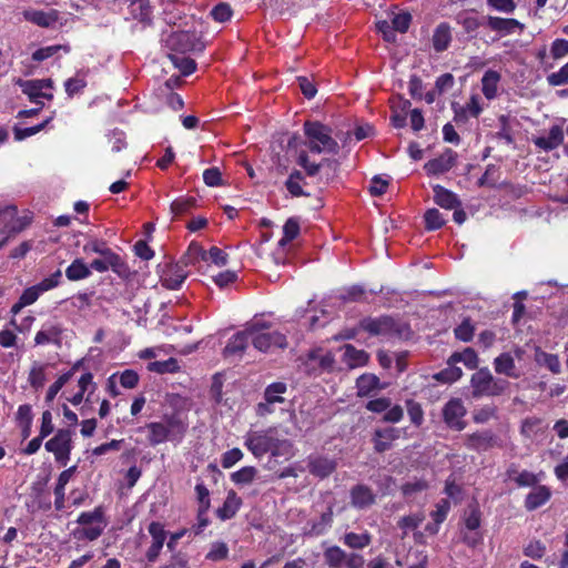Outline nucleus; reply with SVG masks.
I'll use <instances>...</instances> for the list:
<instances>
[{
  "label": "nucleus",
  "instance_id": "f257e3e1",
  "mask_svg": "<svg viewBox=\"0 0 568 568\" xmlns=\"http://www.w3.org/2000/svg\"><path fill=\"white\" fill-rule=\"evenodd\" d=\"M306 145L311 152L337 154L339 146L333 139L331 129L320 122H305Z\"/></svg>",
  "mask_w": 568,
  "mask_h": 568
},
{
  "label": "nucleus",
  "instance_id": "f03ea898",
  "mask_svg": "<svg viewBox=\"0 0 568 568\" xmlns=\"http://www.w3.org/2000/svg\"><path fill=\"white\" fill-rule=\"evenodd\" d=\"M149 443L151 446L160 445L166 440L180 443L186 432V425L176 417H169L165 422L149 423Z\"/></svg>",
  "mask_w": 568,
  "mask_h": 568
},
{
  "label": "nucleus",
  "instance_id": "7ed1b4c3",
  "mask_svg": "<svg viewBox=\"0 0 568 568\" xmlns=\"http://www.w3.org/2000/svg\"><path fill=\"white\" fill-rule=\"evenodd\" d=\"M505 379L495 378L488 368H481L473 374L470 379L471 395L475 398L498 396L508 387Z\"/></svg>",
  "mask_w": 568,
  "mask_h": 568
},
{
  "label": "nucleus",
  "instance_id": "20e7f679",
  "mask_svg": "<svg viewBox=\"0 0 568 568\" xmlns=\"http://www.w3.org/2000/svg\"><path fill=\"white\" fill-rule=\"evenodd\" d=\"M248 333L253 346L260 352H272L276 348L286 347V337L280 332H270L264 323L255 322L248 324Z\"/></svg>",
  "mask_w": 568,
  "mask_h": 568
},
{
  "label": "nucleus",
  "instance_id": "39448f33",
  "mask_svg": "<svg viewBox=\"0 0 568 568\" xmlns=\"http://www.w3.org/2000/svg\"><path fill=\"white\" fill-rule=\"evenodd\" d=\"M36 302V286L28 287L20 296L19 301L12 306L11 325L18 331H29L33 325V316L31 311L24 308Z\"/></svg>",
  "mask_w": 568,
  "mask_h": 568
},
{
  "label": "nucleus",
  "instance_id": "423d86ee",
  "mask_svg": "<svg viewBox=\"0 0 568 568\" xmlns=\"http://www.w3.org/2000/svg\"><path fill=\"white\" fill-rule=\"evenodd\" d=\"M32 217L23 214L19 215L18 210L13 205H9L0 210V233L10 237L31 224Z\"/></svg>",
  "mask_w": 568,
  "mask_h": 568
},
{
  "label": "nucleus",
  "instance_id": "0eeeda50",
  "mask_svg": "<svg viewBox=\"0 0 568 568\" xmlns=\"http://www.w3.org/2000/svg\"><path fill=\"white\" fill-rule=\"evenodd\" d=\"M276 428L270 427L265 430H251L245 435L244 445L257 458L271 453Z\"/></svg>",
  "mask_w": 568,
  "mask_h": 568
},
{
  "label": "nucleus",
  "instance_id": "6e6552de",
  "mask_svg": "<svg viewBox=\"0 0 568 568\" xmlns=\"http://www.w3.org/2000/svg\"><path fill=\"white\" fill-rule=\"evenodd\" d=\"M324 561L329 568H356L363 566V557L356 554H347L337 546L328 547L324 551Z\"/></svg>",
  "mask_w": 568,
  "mask_h": 568
},
{
  "label": "nucleus",
  "instance_id": "1a4fd4ad",
  "mask_svg": "<svg viewBox=\"0 0 568 568\" xmlns=\"http://www.w3.org/2000/svg\"><path fill=\"white\" fill-rule=\"evenodd\" d=\"M71 436L68 430H59L45 443V449L54 455L57 462L64 466L69 460Z\"/></svg>",
  "mask_w": 568,
  "mask_h": 568
},
{
  "label": "nucleus",
  "instance_id": "9d476101",
  "mask_svg": "<svg viewBox=\"0 0 568 568\" xmlns=\"http://www.w3.org/2000/svg\"><path fill=\"white\" fill-rule=\"evenodd\" d=\"M465 414L466 408L464 407L463 402L457 398L450 399L443 409L445 423L448 425V427L456 430H462L465 428Z\"/></svg>",
  "mask_w": 568,
  "mask_h": 568
},
{
  "label": "nucleus",
  "instance_id": "9b49d317",
  "mask_svg": "<svg viewBox=\"0 0 568 568\" xmlns=\"http://www.w3.org/2000/svg\"><path fill=\"white\" fill-rule=\"evenodd\" d=\"M457 153L452 149H446L438 158L428 161L424 169L430 175H439L448 172L456 163Z\"/></svg>",
  "mask_w": 568,
  "mask_h": 568
},
{
  "label": "nucleus",
  "instance_id": "f8f14e48",
  "mask_svg": "<svg viewBox=\"0 0 568 568\" xmlns=\"http://www.w3.org/2000/svg\"><path fill=\"white\" fill-rule=\"evenodd\" d=\"M342 362L349 368L364 367L369 361V355L364 349H357L352 344H345L342 348Z\"/></svg>",
  "mask_w": 568,
  "mask_h": 568
},
{
  "label": "nucleus",
  "instance_id": "ddd939ff",
  "mask_svg": "<svg viewBox=\"0 0 568 568\" xmlns=\"http://www.w3.org/2000/svg\"><path fill=\"white\" fill-rule=\"evenodd\" d=\"M251 341V334L248 333V325L234 334L227 342L224 348V355L226 357H241L246 349L248 342Z\"/></svg>",
  "mask_w": 568,
  "mask_h": 568
},
{
  "label": "nucleus",
  "instance_id": "4468645a",
  "mask_svg": "<svg viewBox=\"0 0 568 568\" xmlns=\"http://www.w3.org/2000/svg\"><path fill=\"white\" fill-rule=\"evenodd\" d=\"M71 12H59L55 9L38 10V27L57 28L69 21Z\"/></svg>",
  "mask_w": 568,
  "mask_h": 568
},
{
  "label": "nucleus",
  "instance_id": "2eb2a0df",
  "mask_svg": "<svg viewBox=\"0 0 568 568\" xmlns=\"http://www.w3.org/2000/svg\"><path fill=\"white\" fill-rule=\"evenodd\" d=\"M532 141L537 148L544 151H551L562 143L564 131L559 125H554L546 136H537Z\"/></svg>",
  "mask_w": 568,
  "mask_h": 568
},
{
  "label": "nucleus",
  "instance_id": "dca6fc26",
  "mask_svg": "<svg viewBox=\"0 0 568 568\" xmlns=\"http://www.w3.org/2000/svg\"><path fill=\"white\" fill-rule=\"evenodd\" d=\"M298 165H301L308 176H315L320 173L322 168H327L329 171L335 173L337 169V162L334 160L325 159L321 163H315L310 160V156L305 152H301L297 159Z\"/></svg>",
  "mask_w": 568,
  "mask_h": 568
},
{
  "label": "nucleus",
  "instance_id": "f3484780",
  "mask_svg": "<svg viewBox=\"0 0 568 568\" xmlns=\"http://www.w3.org/2000/svg\"><path fill=\"white\" fill-rule=\"evenodd\" d=\"M402 433V429L395 427L377 429L374 437L375 449L379 453L387 450L392 443L400 437Z\"/></svg>",
  "mask_w": 568,
  "mask_h": 568
},
{
  "label": "nucleus",
  "instance_id": "a211bd4d",
  "mask_svg": "<svg viewBox=\"0 0 568 568\" xmlns=\"http://www.w3.org/2000/svg\"><path fill=\"white\" fill-rule=\"evenodd\" d=\"M359 326L372 335H385L393 329L394 322L389 317L366 318Z\"/></svg>",
  "mask_w": 568,
  "mask_h": 568
},
{
  "label": "nucleus",
  "instance_id": "6ab92c4d",
  "mask_svg": "<svg viewBox=\"0 0 568 568\" xmlns=\"http://www.w3.org/2000/svg\"><path fill=\"white\" fill-rule=\"evenodd\" d=\"M486 24L493 31H497L503 34H510L514 33L516 29H519L520 31L524 29V24L516 19H506L491 16L486 18Z\"/></svg>",
  "mask_w": 568,
  "mask_h": 568
},
{
  "label": "nucleus",
  "instance_id": "aec40b11",
  "mask_svg": "<svg viewBox=\"0 0 568 568\" xmlns=\"http://www.w3.org/2000/svg\"><path fill=\"white\" fill-rule=\"evenodd\" d=\"M95 389V384L93 383V376L91 373H84L78 379V392L73 395L67 397V400L72 405L77 406L81 404L84 399V395L88 393L91 395Z\"/></svg>",
  "mask_w": 568,
  "mask_h": 568
},
{
  "label": "nucleus",
  "instance_id": "412c9836",
  "mask_svg": "<svg viewBox=\"0 0 568 568\" xmlns=\"http://www.w3.org/2000/svg\"><path fill=\"white\" fill-rule=\"evenodd\" d=\"M187 273L180 265L169 266L166 271H164L161 282L162 285L169 290H178L181 287L183 282L185 281Z\"/></svg>",
  "mask_w": 568,
  "mask_h": 568
},
{
  "label": "nucleus",
  "instance_id": "4be33fe9",
  "mask_svg": "<svg viewBox=\"0 0 568 568\" xmlns=\"http://www.w3.org/2000/svg\"><path fill=\"white\" fill-rule=\"evenodd\" d=\"M336 468V463L333 459L326 457H310L308 469L310 473L320 477L325 478L331 475Z\"/></svg>",
  "mask_w": 568,
  "mask_h": 568
},
{
  "label": "nucleus",
  "instance_id": "5701e85b",
  "mask_svg": "<svg viewBox=\"0 0 568 568\" xmlns=\"http://www.w3.org/2000/svg\"><path fill=\"white\" fill-rule=\"evenodd\" d=\"M379 378L374 374H363L356 381V394L358 397L369 396L374 390L383 389Z\"/></svg>",
  "mask_w": 568,
  "mask_h": 568
},
{
  "label": "nucleus",
  "instance_id": "b1692460",
  "mask_svg": "<svg viewBox=\"0 0 568 568\" xmlns=\"http://www.w3.org/2000/svg\"><path fill=\"white\" fill-rule=\"evenodd\" d=\"M434 191V201L437 205L443 209L452 210L460 205V202L455 193L445 189L442 185H435L433 187Z\"/></svg>",
  "mask_w": 568,
  "mask_h": 568
},
{
  "label": "nucleus",
  "instance_id": "393cba45",
  "mask_svg": "<svg viewBox=\"0 0 568 568\" xmlns=\"http://www.w3.org/2000/svg\"><path fill=\"white\" fill-rule=\"evenodd\" d=\"M551 496L547 486H536L526 497L525 507L528 510H535L546 504Z\"/></svg>",
  "mask_w": 568,
  "mask_h": 568
},
{
  "label": "nucleus",
  "instance_id": "a878e982",
  "mask_svg": "<svg viewBox=\"0 0 568 568\" xmlns=\"http://www.w3.org/2000/svg\"><path fill=\"white\" fill-rule=\"evenodd\" d=\"M352 505L356 508H367L375 501L372 490L364 486L357 485L351 491Z\"/></svg>",
  "mask_w": 568,
  "mask_h": 568
},
{
  "label": "nucleus",
  "instance_id": "bb28decb",
  "mask_svg": "<svg viewBox=\"0 0 568 568\" xmlns=\"http://www.w3.org/2000/svg\"><path fill=\"white\" fill-rule=\"evenodd\" d=\"M122 265L121 258L114 252L101 255V258H95L90 264V270H94L100 273H104L112 268L116 271Z\"/></svg>",
  "mask_w": 568,
  "mask_h": 568
},
{
  "label": "nucleus",
  "instance_id": "cd10ccee",
  "mask_svg": "<svg viewBox=\"0 0 568 568\" xmlns=\"http://www.w3.org/2000/svg\"><path fill=\"white\" fill-rule=\"evenodd\" d=\"M495 437L490 432L475 433L467 436L466 446L475 450H486L493 447Z\"/></svg>",
  "mask_w": 568,
  "mask_h": 568
},
{
  "label": "nucleus",
  "instance_id": "c85d7f7f",
  "mask_svg": "<svg viewBox=\"0 0 568 568\" xmlns=\"http://www.w3.org/2000/svg\"><path fill=\"white\" fill-rule=\"evenodd\" d=\"M241 505H242L241 498L236 495L235 491L231 490L227 493V496H226V499H225L223 506L217 509V516L223 520L230 519L233 516H235V514L240 509Z\"/></svg>",
  "mask_w": 568,
  "mask_h": 568
},
{
  "label": "nucleus",
  "instance_id": "c756f323",
  "mask_svg": "<svg viewBox=\"0 0 568 568\" xmlns=\"http://www.w3.org/2000/svg\"><path fill=\"white\" fill-rule=\"evenodd\" d=\"M494 368L496 373L508 377L517 378L519 376L516 371L515 361L508 353H504L495 358Z\"/></svg>",
  "mask_w": 568,
  "mask_h": 568
},
{
  "label": "nucleus",
  "instance_id": "7c9ffc66",
  "mask_svg": "<svg viewBox=\"0 0 568 568\" xmlns=\"http://www.w3.org/2000/svg\"><path fill=\"white\" fill-rule=\"evenodd\" d=\"M499 81L500 74L497 71L488 70L484 73L481 79V90L488 100L496 98Z\"/></svg>",
  "mask_w": 568,
  "mask_h": 568
},
{
  "label": "nucleus",
  "instance_id": "2f4dec72",
  "mask_svg": "<svg viewBox=\"0 0 568 568\" xmlns=\"http://www.w3.org/2000/svg\"><path fill=\"white\" fill-rule=\"evenodd\" d=\"M171 42L181 52L202 50V44L193 40L189 32H178L171 37Z\"/></svg>",
  "mask_w": 568,
  "mask_h": 568
},
{
  "label": "nucleus",
  "instance_id": "473e14b6",
  "mask_svg": "<svg viewBox=\"0 0 568 568\" xmlns=\"http://www.w3.org/2000/svg\"><path fill=\"white\" fill-rule=\"evenodd\" d=\"M450 509V503L447 499H442L436 504V509L432 513V518L434 519L433 525L426 526V531L432 535H435L438 531L439 525L446 519L447 514Z\"/></svg>",
  "mask_w": 568,
  "mask_h": 568
},
{
  "label": "nucleus",
  "instance_id": "72a5a7b5",
  "mask_svg": "<svg viewBox=\"0 0 568 568\" xmlns=\"http://www.w3.org/2000/svg\"><path fill=\"white\" fill-rule=\"evenodd\" d=\"M91 275L90 267L82 258H75L65 270V276L70 281H80Z\"/></svg>",
  "mask_w": 568,
  "mask_h": 568
},
{
  "label": "nucleus",
  "instance_id": "f704fd0d",
  "mask_svg": "<svg viewBox=\"0 0 568 568\" xmlns=\"http://www.w3.org/2000/svg\"><path fill=\"white\" fill-rule=\"evenodd\" d=\"M287 386L285 383L276 382L270 384L264 390V399L270 404H284L286 400L283 395L286 393Z\"/></svg>",
  "mask_w": 568,
  "mask_h": 568
},
{
  "label": "nucleus",
  "instance_id": "c9c22d12",
  "mask_svg": "<svg viewBox=\"0 0 568 568\" xmlns=\"http://www.w3.org/2000/svg\"><path fill=\"white\" fill-rule=\"evenodd\" d=\"M121 4H128L133 18L145 20L150 17L151 9L149 0H120Z\"/></svg>",
  "mask_w": 568,
  "mask_h": 568
},
{
  "label": "nucleus",
  "instance_id": "e433bc0d",
  "mask_svg": "<svg viewBox=\"0 0 568 568\" xmlns=\"http://www.w3.org/2000/svg\"><path fill=\"white\" fill-rule=\"evenodd\" d=\"M17 420L21 428V435L27 438L31 434L32 426V407L30 405H22L17 413Z\"/></svg>",
  "mask_w": 568,
  "mask_h": 568
},
{
  "label": "nucleus",
  "instance_id": "4c0bfd02",
  "mask_svg": "<svg viewBox=\"0 0 568 568\" xmlns=\"http://www.w3.org/2000/svg\"><path fill=\"white\" fill-rule=\"evenodd\" d=\"M463 363L467 368L475 369L478 365V357L473 348H465L463 352L454 353L449 364Z\"/></svg>",
  "mask_w": 568,
  "mask_h": 568
},
{
  "label": "nucleus",
  "instance_id": "58836bf2",
  "mask_svg": "<svg viewBox=\"0 0 568 568\" xmlns=\"http://www.w3.org/2000/svg\"><path fill=\"white\" fill-rule=\"evenodd\" d=\"M452 36H450V29L447 24L442 23L439 24L433 36V44L436 51H443L447 49L449 42H450Z\"/></svg>",
  "mask_w": 568,
  "mask_h": 568
},
{
  "label": "nucleus",
  "instance_id": "ea45409f",
  "mask_svg": "<svg viewBox=\"0 0 568 568\" xmlns=\"http://www.w3.org/2000/svg\"><path fill=\"white\" fill-rule=\"evenodd\" d=\"M271 455L273 457H292L294 455L292 442L288 439H281L275 436L271 449Z\"/></svg>",
  "mask_w": 568,
  "mask_h": 568
},
{
  "label": "nucleus",
  "instance_id": "a19ab883",
  "mask_svg": "<svg viewBox=\"0 0 568 568\" xmlns=\"http://www.w3.org/2000/svg\"><path fill=\"white\" fill-rule=\"evenodd\" d=\"M343 540L349 548L362 549L371 544V535L368 532H348L344 536Z\"/></svg>",
  "mask_w": 568,
  "mask_h": 568
},
{
  "label": "nucleus",
  "instance_id": "79ce46f5",
  "mask_svg": "<svg viewBox=\"0 0 568 568\" xmlns=\"http://www.w3.org/2000/svg\"><path fill=\"white\" fill-rule=\"evenodd\" d=\"M300 233V223L295 217H291L286 221L283 226V237L280 240L278 244L281 246L286 245L288 242L294 240Z\"/></svg>",
  "mask_w": 568,
  "mask_h": 568
},
{
  "label": "nucleus",
  "instance_id": "37998d69",
  "mask_svg": "<svg viewBox=\"0 0 568 568\" xmlns=\"http://www.w3.org/2000/svg\"><path fill=\"white\" fill-rule=\"evenodd\" d=\"M412 16L407 11L392 12V26L394 32L404 33L408 30Z\"/></svg>",
  "mask_w": 568,
  "mask_h": 568
},
{
  "label": "nucleus",
  "instance_id": "c03bdc74",
  "mask_svg": "<svg viewBox=\"0 0 568 568\" xmlns=\"http://www.w3.org/2000/svg\"><path fill=\"white\" fill-rule=\"evenodd\" d=\"M422 513L412 514L399 519L398 527L403 530L404 535H407L409 530L417 528L424 520Z\"/></svg>",
  "mask_w": 568,
  "mask_h": 568
},
{
  "label": "nucleus",
  "instance_id": "a18cd8bd",
  "mask_svg": "<svg viewBox=\"0 0 568 568\" xmlns=\"http://www.w3.org/2000/svg\"><path fill=\"white\" fill-rule=\"evenodd\" d=\"M536 361L540 365L549 368L552 373H559V371H560V362H559V358L557 355L548 354L545 352H537Z\"/></svg>",
  "mask_w": 568,
  "mask_h": 568
},
{
  "label": "nucleus",
  "instance_id": "49530a36",
  "mask_svg": "<svg viewBox=\"0 0 568 568\" xmlns=\"http://www.w3.org/2000/svg\"><path fill=\"white\" fill-rule=\"evenodd\" d=\"M302 180V173L298 171L292 172L288 179L286 180V189L293 196H302L305 194L301 184Z\"/></svg>",
  "mask_w": 568,
  "mask_h": 568
},
{
  "label": "nucleus",
  "instance_id": "de8ad7c7",
  "mask_svg": "<svg viewBox=\"0 0 568 568\" xmlns=\"http://www.w3.org/2000/svg\"><path fill=\"white\" fill-rule=\"evenodd\" d=\"M170 60L184 75L191 74L192 72H194V70L196 68L194 60H192L190 58L171 54Z\"/></svg>",
  "mask_w": 568,
  "mask_h": 568
},
{
  "label": "nucleus",
  "instance_id": "09e8293b",
  "mask_svg": "<svg viewBox=\"0 0 568 568\" xmlns=\"http://www.w3.org/2000/svg\"><path fill=\"white\" fill-rule=\"evenodd\" d=\"M78 364H75L71 371L61 375L48 389L47 400H52L60 389L64 386V384L72 377L73 372L77 369Z\"/></svg>",
  "mask_w": 568,
  "mask_h": 568
},
{
  "label": "nucleus",
  "instance_id": "8fccbe9b",
  "mask_svg": "<svg viewBox=\"0 0 568 568\" xmlns=\"http://www.w3.org/2000/svg\"><path fill=\"white\" fill-rule=\"evenodd\" d=\"M425 224L427 230H437L445 224V219L437 209H429L425 213Z\"/></svg>",
  "mask_w": 568,
  "mask_h": 568
},
{
  "label": "nucleus",
  "instance_id": "3c124183",
  "mask_svg": "<svg viewBox=\"0 0 568 568\" xmlns=\"http://www.w3.org/2000/svg\"><path fill=\"white\" fill-rule=\"evenodd\" d=\"M75 471V467L72 466L65 470H63L58 479V484L55 486V495H57V503H61L64 496V487L72 478L73 474Z\"/></svg>",
  "mask_w": 568,
  "mask_h": 568
},
{
  "label": "nucleus",
  "instance_id": "603ef678",
  "mask_svg": "<svg viewBox=\"0 0 568 568\" xmlns=\"http://www.w3.org/2000/svg\"><path fill=\"white\" fill-rule=\"evenodd\" d=\"M83 252L85 254L95 253L99 255H103V254L111 253L113 251L108 247V245L104 241H101L98 239H91L84 244Z\"/></svg>",
  "mask_w": 568,
  "mask_h": 568
},
{
  "label": "nucleus",
  "instance_id": "864d4df0",
  "mask_svg": "<svg viewBox=\"0 0 568 568\" xmlns=\"http://www.w3.org/2000/svg\"><path fill=\"white\" fill-rule=\"evenodd\" d=\"M544 430V424L538 418H528L523 423L521 433L529 437H536L538 432Z\"/></svg>",
  "mask_w": 568,
  "mask_h": 568
},
{
  "label": "nucleus",
  "instance_id": "5fc2aeb1",
  "mask_svg": "<svg viewBox=\"0 0 568 568\" xmlns=\"http://www.w3.org/2000/svg\"><path fill=\"white\" fill-rule=\"evenodd\" d=\"M463 375L459 367L450 365L446 369L435 375L436 379L443 383H454L458 381Z\"/></svg>",
  "mask_w": 568,
  "mask_h": 568
},
{
  "label": "nucleus",
  "instance_id": "6e6d98bb",
  "mask_svg": "<svg viewBox=\"0 0 568 568\" xmlns=\"http://www.w3.org/2000/svg\"><path fill=\"white\" fill-rule=\"evenodd\" d=\"M547 82L552 87L568 84V62L565 63L558 71L550 73L547 77Z\"/></svg>",
  "mask_w": 568,
  "mask_h": 568
},
{
  "label": "nucleus",
  "instance_id": "4d7b16f0",
  "mask_svg": "<svg viewBox=\"0 0 568 568\" xmlns=\"http://www.w3.org/2000/svg\"><path fill=\"white\" fill-rule=\"evenodd\" d=\"M475 327L469 320H464L456 328L455 336L463 341L469 342L474 336Z\"/></svg>",
  "mask_w": 568,
  "mask_h": 568
},
{
  "label": "nucleus",
  "instance_id": "13d9d810",
  "mask_svg": "<svg viewBox=\"0 0 568 568\" xmlns=\"http://www.w3.org/2000/svg\"><path fill=\"white\" fill-rule=\"evenodd\" d=\"M194 199L192 197H180V199H176L174 200L172 203H171V213L174 215V216H179L185 212H187L193 205H194Z\"/></svg>",
  "mask_w": 568,
  "mask_h": 568
},
{
  "label": "nucleus",
  "instance_id": "bf43d9fd",
  "mask_svg": "<svg viewBox=\"0 0 568 568\" xmlns=\"http://www.w3.org/2000/svg\"><path fill=\"white\" fill-rule=\"evenodd\" d=\"M229 555V548L225 542H214L211 546L210 551L206 555V558L213 561H219L225 559Z\"/></svg>",
  "mask_w": 568,
  "mask_h": 568
},
{
  "label": "nucleus",
  "instance_id": "052dcab7",
  "mask_svg": "<svg viewBox=\"0 0 568 568\" xmlns=\"http://www.w3.org/2000/svg\"><path fill=\"white\" fill-rule=\"evenodd\" d=\"M118 382L123 386L124 388L131 389L134 388L138 385L139 382V375L136 372L132 369H125L122 373H118Z\"/></svg>",
  "mask_w": 568,
  "mask_h": 568
},
{
  "label": "nucleus",
  "instance_id": "680f3d73",
  "mask_svg": "<svg viewBox=\"0 0 568 568\" xmlns=\"http://www.w3.org/2000/svg\"><path fill=\"white\" fill-rule=\"evenodd\" d=\"M256 469L254 467H243L232 474V480L235 484H248L254 479Z\"/></svg>",
  "mask_w": 568,
  "mask_h": 568
},
{
  "label": "nucleus",
  "instance_id": "e2e57ef3",
  "mask_svg": "<svg viewBox=\"0 0 568 568\" xmlns=\"http://www.w3.org/2000/svg\"><path fill=\"white\" fill-rule=\"evenodd\" d=\"M406 406L412 423L416 426H420L424 420V413L420 405L414 400H407Z\"/></svg>",
  "mask_w": 568,
  "mask_h": 568
},
{
  "label": "nucleus",
  "instance_id": "0e129e2a",
  "mask_svg": "<svg viewBox=\"0 0 568 568\" xmlns=\"http://www.w3.org/2000/svg\"><path fill=\"white\" fill-rule=\"evenodd\" d=\"M149 532L152 537L153 544L164 545L165 538H166V531L164 530V527L162 524L158 521H152L149 525Z\"/></svg>",
  "mask_w": 568,
  "mask_h": 568
},
{
  "label": "nucleus",
  "instance_id": "69168bd1",
  "mask_svg": "<svg viewBox=\"0 0 568 568\" xmlns=\"http://www.w3.org/2000/svg\"><path fill=\"white\" fill-rule=\"evenodd\" d=\"M524 552L527 557L540 559L546 552V547L541 541L532 540L525 547Z\"/></svg>",
  "mask_w": 568,
  "mask_h": 568
},
{
  "label": "nucleus",
  "instance_id": "338daca9",
  "mask_svg": "<svg viewBox=\"0 0 568 568\" xmlns=\"http://www.w3.org/2000/svg\"><path fill=\"white\" fill-rule=\"evenodd\" d=\"M211 14L215 21L225 22L232 17V9L227 3H219L212 9Z\"/></svg>",
  "mask_w": 568,
  "mask_h": 568
},
{
  "label": "nucleus",
  "instance_id": "774afa93",
  "mask_svg": "<svg viewBox=\"0 0 568 568\" xmlns=\"http://www.w3.org/2000/svg\"><path fill=\"white\" fill-rule=\"evenodd\" d=\"M550 54L555 60H559L568 55V40L556 39L551 43Z\"/></svg>",
  "mask_w": 568,
  "mask_h": 568
}]
</instances>
